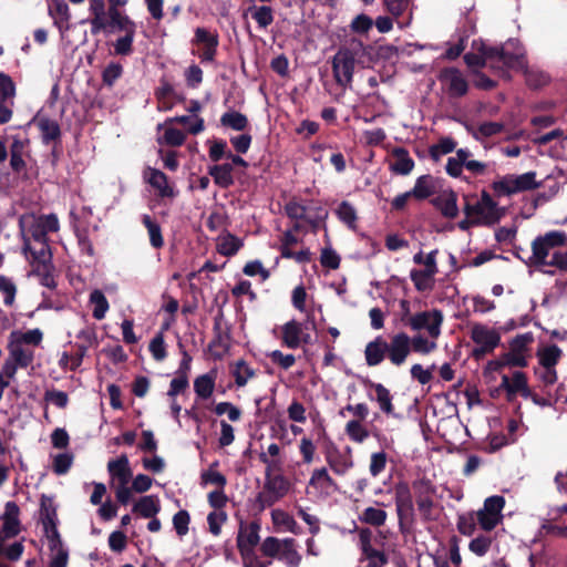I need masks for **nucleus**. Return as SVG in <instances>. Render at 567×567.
<instances>
[{
	"mask_svg": "<svg viewBox=\"0 0 567 567\" xmlns=\"http://www.w3.org/2000/svg\"><path fill=\"white\" fill-rule=\"evenodd\" d=\"M478 53H466L465 63L468 68L480 69L489 66L504 70L507 68L525 66V50L517 40H508L502 48L487 47L481 43Z\"/></svg>",
	"mask_w": 567,
	"mask_h": 567,
	"instance_id": "obj_1",
	"label": "nucleus"
},
{
	"mask_svg": "<svg viewBox=\"0 0 567 567\" xmlns=\"http://www.w3.org/2000/svg\"><path fill=\"white\" fill-rule=\"evenodd\" d=\"M567 235L560 230L546 233L532 243L530 260L534 266L545 274H554V269L567 270V250L563 247Z\"/></svg>",
	"mask_w": 567,
	"mask_h": 567,
	"instance_id": "obj_2",
	"label": "nucleus"
},
{
	"mask_svg": "<svg viewBox=\"0 0 567 567\" xmlns=\"http://www.w3.org/2000/svg\"><path fill=\"white\" fill-rule=\"evenodd\" d=\"M40 517L43 527V534L50 549L49 567H66L69 553L62 543L58 530L56 509L51 498L42 496Z\"/></svg>",
	"mask_w": 567,
	"mask_h": 567,
	"instance_id": "obj_3",
	"label": "nucleus"
},
{
	"mask_svg": "<svg viewBox=\"0 0 567 567\" xmlns=\"http://www.w3.org/2000/svg\"><path fill=\"white\" fill-rule=\"evenodd\" d=\"M110 475V485L114 489L118 503L126 505L131 501V488L128 486L132 480V468L126 454H122L107 463Z\"/></svg>",
	"mask_w": 567,
	"mask_h": 567,
	"instance_id": "obj_4",
	"label": "nucleus"
},
{
	"mask_svg": "<svg viewBox=\"0 0 567 567\" xmlns=\"http://www.w3.org/2000/svg\"><path fill=\"white\" fill-rule=\"evenodd\" d=\"M464 214L476 225H493L503 216V209L497 206L488 193L483 192L481 198L475 203L465 204Z\"/></svg>",
	"mask_w": 567,
	"mask_h": 567,
	"instance_id": "obj_5",
	"label": "nucleus"
},
{
	"mask_svg": "<svg viewBox=\"0 0 567 567\" xmlns=\"http://www.w3.org/2000/svg\"><path fill=\"white\" fill-rule=\"evenodd\" d=\"M471 339L476 344L473 355L478 359L491 353L498 347L501 342L499 332L483 323H475L471 328Z\"/></svg>",
	"mask_w": 567,
	"mask_h": 567,
	"instance_id": "obj_6",
	"label": "nucleus"
},
{
	"mask_svg": "<svg viewBox=\"0 0 567 567\" xmlns=\"http://www.w3.org/2000/svg\"><path fill=\"white\" fill-rule=\"evenodd\" d=\"M290 489V483L284 475L269 476L265 481L264 492L257 497L260 509L270 507L284 498Z\"/></svg>",
	"mask_w": 567,
	"mask_h": 567,
	"instance_id": "obj_7",
	"label": "nucleus"
},
{
	"mask_svg": "<svg viewBox=\"0 0 567 567\" xmlns=\"http://www.w3.org/2000/svg\"><path fill=\"white\" fill-rule=\"evenodd\" d=\"M443 321V312L439 309H431L414 313L409 328L416 332L425 331L432 338H440Z\"/></svg>",
	"mask_w": 567,
	"mask_h": 567,
	"instance_id": "obj_8",
	"label": "nucleus"
},
{
	"mask_svg": "<svg viewBox=\"0 0 567 567\" xmlns=\"http://www.w3.org/2000/svg\"><path fill=\"white\" fill-rule=\"evenodd\" d=\"M505 506V498L499 495L489 496L484 505L477 511V522L482 529L489 532L494 529L503 518L502 511Z\"/></svg>",
	"mask_w": 567,
	"mask_h": 567,
	"instance_id": "obj_9",
	"label": "nucleus"
},
{
	"mask_svg": "<svg viewBox=\"0 0 567 567\" xmlns=\"http://www.w3.org/2000/svg\"><path fill=\"white\" fill-rule=\"evenodd\" d=\"M436 250L430 251L425 256V266L423 269H413L410 278L417 291H430L434 287V277L437 274Z\"/></svg>",
	"mask_w": 567,
	"mask_h": 567,
	"instance_id": "obj_10",
	"label": "nucleus"
},
{
	"mask_svg": "<svg viewBox=\"0 0 567 567\" xmlns=\"http://www.w3.org/2000/svg\"><path fill=\"white\" fill-rule=\"evenodd\" d=\"M411 353L410 336L398 332L390 338L386 349V358L394 367L403 365Z\"/></svg>",
	"mask_w": 567,
	"mask_h": 567,
	"instance_id": "obj_11",
	"label": "nucleus"
},
{
	"mask_svg": "<svg viewBox=\"0 0 567 567\" xmlns=\"http://www.w3.org/2000/svg\"><path fill=\"white\" fill-rule=\"evenodd\" d=\"M324 457L331 471L337 475H346L354 465L352 450L350 447L340 450L332 444L327 447Z\"/></svg>",
	"mask_w": 567,
	"mask_h": 567,
	"instance_id": "obj_12",
	"label": "nucleus"
},
{
	"mask_svg": "<svg viewBox=\"0 0 567 567\" xmlns=\"http://www.w3.org/2000/svg\"><path fill=\"white\" fill-rule=\"evenodd\" d=\"M337 489V484L326 467L315 468L310 475L307 492L317 497H327Z\"/></svg>",
	"mask_w": 567,
	"mask_h": 567,
	"instance_id": "obj_13",
	"label": "nucleus"
},
{
	"mask_svg": "<svg viewBox=\"0 0 567 567\" xmlns=\"http://www.w3.org/2000/svg\"><path fill=\"white\" fill-rule=\"evenodd\" d=\"M20 509L16 502H7L0 515V538H14L21 532Z\"/></svg>",
	"mask_w": 567,
	"mask_h": 567,
	"instance_id": "obj_14",
	"label": "nucleus"
},
{
	"mask_svg": "<svg viewBox=\"0 0 567 567\" xmlns=\"http://www.w3.org/2000/svg\"><path fill=\"white\" fill-rule=\"evenodd\" d=\"M355 61L348 51H338L333 56L332 68L337 83L347 87L352 82Z\"/></svg>",
	"mask_w": 567,
	"mask_h": 567,
	"instance_id": "obj_15",
	"label": "nucleus"
},
{
	"mask_svg": "<svg viewBox=\"0 0 567 567\" xmlns=\"http://www.w3.org/2000/svg\"><path fill=\"white\" fill-rule=\"evenodd\" d=\"M282 344L289 349H297L301 344L311 342V336L303 331V327L296 320H290L281 327Z\"/></svg>",
	"mask_w": 567,
	"mask_h": 567,
	"instance_id": "obj_16",
	"label": "nucleus"
},
{
	"mask_svg": "<svg viewBox=\"0 0 567 567\" xmlns=\"http://www.w3.org/2000/svg\"><path fill=\"white\" fill-rule=\"evenodd\" d=\"M499 388L505 390L508 401H512L517 394L525 399L530 396L527 377L522 371H515L512 377L503 374Z\"/></svg>",
	"mask_w": 567,
	"mask_h": 567,
	"instance_id": "obj_17",
	"label": "nucleus"
},
{
	"mask_svg": "<svg viewBox=\"0 0 567 567\" xmlns=\"http://www.w3.org/2000/svg\"><path fill=\"white\" fill-rule=\"evenodd\" d=\"M21 233L24 241L33 239L34 243L47 241V233L44 231L42 223L34 214H24L19 219Z\"/></svg>",
	"mask_w": 567,
	"mask_h": 567,
	"instance_id": "obj_18",
	"label": "nucleus"
},
{
	"mask_svg": "<svg viewBox=\"0 0 567 567\" xmlns=\"http://www.w3.org/2000/svg\"><path fill=\"white\" fill-rule=\"evenodd\" d=\"M440 81L453 96H462L467 92L468 85L457 69H445L440 73Z\"/></svg>",
	"mask_w": 567,
	"mask_h": 567,
	"instance_id": "obj_19",
	"label": "nucleus"
},
{
	"mask_svg": "<svg viewBox=\"0 0 567 567\" xmlns=\"http://www.w3.org/2000/svg\"><path fill=\"white\" fill-rule=\"evenodd\" d=\"M35 247L30 241L25 240L23 251L27 259L31 261L37 271L48 269V262L50 261V252L47 241L35 243Z\"/></svg>",
	"mask_w": 567,
	"mask_h": 567,
	"instance_id": "obj_20",
	"label": "nucleus"
},
{
	"mask_svg": "<svg viewBox=\"0 0 567 567\" xmlns=\"http://www.w3.org/2000/svg\"><path fill=\"white\" fill-rule=\"evenodd\" d=\"M396 513L400 519L413 515L414 505L409 485L404 482L398 483L394 487Z\"/></svg>",
	"mask_w": 567,
	"mask_h": 567,
	"instance_id": "obj_21",
	"label": "nucleus"
},
{
	"mask_svg": "<svg viewBox=\"0 0 567 567\" xmlns=\"http://www.w3.org/2000/svg\"><path fill=\"white\" fill-rule=\"evenodd\" d=\"M432 204L444 217L449 219H453L458 215L457 195L452 189H444L439 193L432 199Z\"/></svg>",
	"mask_w": 567,
	"mask_h": 567,
	"instance_id": "obj_22",
	"label": "nucleus"
},
{
	"mask_svg": "<svg viewBox=\"0 0 567 567\" xmlns=\"http://www.w3.org/2000/svg\"><path fill=\"white\" fill-rule=\"evenodd\" d=\"M144 178L145 181L157 190L158 195L161 197H175L176 192L174 190V187L168 183L167 176L152 167H147L144 171Z\"/></svg>",
	"mask_w": 567,
	"mask_h": 567,
	"instance_id": "obj_23",
	"label": "nucleus"
},
{
	"mask_svg": "<svg viewBox=\"0 0 567 567\" xmlns=\"http://www.w3.org/2000/svg\"><path fill=\"white\" fill-rule=\"evenodd\" d=\"M388 342L381 336L368 342L364 349L365 363L369 367H377L386 358Z\"/></svg>",
	"mask_w": 567,
	"mask_h": 567,
	"instance_id": "obj_24",
	"label": "nucleus"
},
{
	"mask_svg": "<svg viewBox=\"0 0 567 567\" xmlns=\"http://www.w3.org/2000/svg\"><path fill=\"white\" fill-rule=\"evenodd\" d=\"M195 40L197 43L204 45L199 58L202 62H210L214 60L216 54V48L218 44L217 35L210 33L204 28H197L195 31Z\"/></svg>",
	"mask_w": 567,
	"mask_h": 567,
	"instance_id": "obj_25",
	"label": "nucleus"
},
{
	"mask_svg": "<svg viewBox=\"0 0 567 567\" xmlns=\"http://www.w3.org/2000/svg\"><path fill=\"white\" fill-rule=\"evenodd\" d=\"M260 527L257 523L241 526L237 537V544L243 555L248 554L259 543Z\"/></svg>",
	"mask_w": 567,
	"mask_h": 567,
	"instance_id": "obj_26",
	"label": "nucleus"
},
{
	"mask_svg": "<svg viewBox=\"0 0 567 567\" xmlns=\"http://www.w3.org/2000/svg\"><path fill=\"white\" fill-rule=\"evenodd\" d=\"M393 161L390 163V169L398 175H409L414 168V161L409 152L403 147H395L391 153Z\"/></svg>",
	"mask_w": 567,
	"mask_h": 567,
	"instance_id": "obj_27",
	"label": "nucleus"
},
{
	"mask_svg": "<svg viewBox=\"0 0 567 567\" xmlns=\"http://www.w3.org/2000/svg\"><path fill=\"white\" fill-rule=\"evenodd\" d=\"M49 13L61 33L70 28V9L64 0H52L49 6Z\"/></svg>",
	"mask_w": 567,
	"mask_h": 567,
	"instance_id": "obj_28",
	"label": "nucleus"
},
{
	"mask_svg": "<svg viewBox=\"0 0 567 567\" xmlns=\"http://www.w3.org/2000/svg\"><path fill=\"white\" fill-rule=\"evenodd\" d=\"M413 487L417 493L416 504L419 511L424 516V518H430L433 507V499L431 496L433 491L431 484L424 481H419L413 484Z\"/></svg>",
	"mask_w": 567,
	"mask_h": 567,
	"instance_id": "obj_29",
	"label": "nucleus"
},
{
	"mask_svg": "<svg viewBox=\"0 0 567 567\" xmlns=\"http://www.w3.org/2000/svg\"><path fill=\"white\" fill-rule=\"evenodd\" d=\"M11 539L12 538H0V558L4 557L10 561H17L24 551L23 539ZM0 567L9 566L0 560Z\"/></svg>",
	"mask_w": 567,
	"mask_h": 567,
	"instance_id": "obj_30",
	"label": "nucleus"
},
{
	"mask_svg": "<svg viewBox=\"0 0 567 567\" xmlns=\"http://www.w3.org/2000/svg\"><path fill=\"white\" fill-rule=\"evenodd\" d=\"M9 354L13 360L20 364V368H27L34 360V350L33 348L23 346L18 341H14L9 338L8 342Z\"/></svg>",
	"mask_w": 567,
	"mask_h": 567,
	"instance_id": "obj_31",
	"label": "nucleus"
},
{
	"mask_svg": "<svg viewBox=\"0 0 567 567\" xmlns=\"http://www.w3.org/2000/svg\"><path fill=\"white\" fill-rule=\"evenodd\" d=\"M159 511V499L155 495L143 496L133 506V512L144 518L154 517Z\"/></svg>",
	"mask_w": 567,
	"mask_h": 567,
	"instance_id": "obj_32",
	"label": "nucleus"
},
{
	"mask_svg": "<svg viewBox=\"0 0 567 567\" xmlns=\"http://www.w3.org/2000/svg\"><path fill=\"white\" fill-rule=\"evenodd\" d=\"M10 339L18 341L27 347H38L43 340V332L39 328L30 329L27 331L13 330L11 331Z\"/></svg>",
	"mask_w": 567,
	"mask_h": 567,
	"instance_id": "obj_33",
	"label": "nucleus"
},
{
	"mask_svg": "<svg viewBox=\"0 0 567 567\" xmlns=\"http://www.w3.org/2000/svg\"><path fill=\"white\" fill-rule=\"evenodd\" d=\"M271 520L279 530L298 534V524L289 513L276 508L271 512Z\"/></svg>",
	"mask_w": 567,
	"mask_h": 567,
	"instance_id": "obj_34",
	"label": "nucleus"
},
{
	"mask_svg": "<svg viewBox=\"0 0 567 567\" xmlns=\"http://www.w3.org/2000/svg\"><path fill=\"white\" fill-rule=\"evenodd\" d=\"M209 175L214 178L215 184L221 188H227L234 183L231 164L214 165L209 168Z\"/></svg>",
	"mask_w": 567,
	"mask_h": 567,
	"instance_id": "obj_35",
	"label": "nucleus"
},
{
	"mask_svg": "<svg viewBox=\"0 0 567 567\" xmlns=\"http://www.w3.org/2000/svg\"><path fill=\"white\" fill-rule=\"evenodd\" d=\"M218 462H213L209 467L200 473V486L215 485L218 488H225L227 478L217 471Z\"/></svg>",
	"mask_w": 567,
	"mask_h": 567,
	"instance_id": "obj_36",
	"label": "nucleus"
},
{
	"mask_svg": "<svg viewBox=\"0 0 567 567\" xmlns=\"http://www.w3.org/2000/svg\"><path fill=\"white\" fill-rule=\"evenodd\" d=\"M215 389V377L210 373H205L198 375L194 380V391L198 399L207 400L209 399Z\"/></svg>",
	"mask_w": 567,
	"mask_h": 567,
	"instance_id": "obj_37",
	"label": "nucleus"
},
{
	"mask_svg": "<svg viewBox=\"0 0 567 567\" xmlns=\"http://www.w3.org/2000/svg\"><path fill=\"white\" fill-rule=\"evenodd\" d=\"M437 339L439 338H432L429 337V334L423 336L421 333L410 337L411 352L414 351L420 354H429L436 350Z\"/></svg>",
	"mask_w": 567,
	"mask_h": 567,
	"instance_id": "obj_38",
	"label": "nucleus"
},
{
	"mask_svg": "<svg viewBox=\"0 0 567 567\" xmlns=\"http://www.w3.org/2000/svg\"><path fill=\"white\" fill-rule=\"evenodd\" d=\"M89 302L93 307V310H92L93 318L96 320L104 319L106 312L110 309V305H109V301H107L105 295L101 290L95 289L90 293Z\"/></svg>",
	"mask_w": 567,
	"mask_h": 567,
	"instance_id": "obj_39",
	"label": "nucleus"
},
{
	"mask_svg": "<svg viewBox=\"0 0 567 567\" xmlns=\"http://www.w3.org/2000/svg\"><path fill=\"white\" fill-rule=\"evenodd\" d=\"M435 189L434 178L431 175H422L420 176L414 184V187L411 189L413 197L417 199H425L430 197Z\"/></svg>",
	"mask_w": 567,
	"mask_h": 567,
	"instance_id": "obj_40",
	"label": "nucleus"
},
{
	"mask_svg": "<svg viewBox=\"0 0 567 567\" xmlns=\"http://www.w3.org/2000/svg\"><path fill=\"white\" fill-rule=\"evenodd\" d=\"M259 29H267L274 22V11L268 6H251L247 10Z\"/></svg>",
	"mask_w": 567,
	"mask_h": 567,
	"instance_id": "obj_41",
	"label": "nucleus"
},
{
	"mask_svg": "<svg viewBox=\"0 0 567 567\" xmlns=\"http://www.w3.org/2000/svg\"><path fill=\"white\" fill-rule=\"evenodd\" d=\"M142 223L146 227L150 243L153 248L159 249L164 245V238L159 224L154 220L150 215L142 216Z\"/></svg>",
	"mask_w": 567,
	"mask_h": 567,
	"instance_id": "obj_42",
	"label": "nucleus"
},
{
	"mask_svg": "<svg viewBox=\"0 0 567 567\" xmlns=\"http://www.w3.org/2000/svg\"><path fill=\"white\" fill-rule=\"evenodd\" d=\"M171 123H165L164 125H158V128H164L163 135L159 137V143H165L171 146H181L184 144L186 140V134L175 127L169 126Z\"/></svg>",
	"mask_w": 567,
	"mask_h": 567,
	"instance_id": "obj_43",
	"label": "nucleus"
},
{
	"mask_svg": "<svg viewBox=\"0 0 567 567\" xmlns=\"http://www.w3.org/2000/svg\"><path fill=\"white\" fill-rule=\"evenodd\" d=\"M85 354L86 346H78V352L75 354H70L68 352H63L61 354L59 365L63 370L74 371L82 364Z\"/></svg>",
	"mask_w": 567,
	"mask_h": 567,
	"instance_id": "obj_44",
	"label": "nucleus"
},
{
	"mask_svg": "<svg viewBox=\"0 0 567 567\" xmlns=\"http://www.w3.org/2000/svg\"><path fill=\"white\" fill-rule=\"evenodd\" d=\"M371 386L375 392L374 400L378 402L380 410L385 414H393L394 408L390 391L381 383H373Z\"/></svg>",
	"mask_w": 567,
	"mask_h": 567,
	"instance_id": "obj_45",
	"label": "nucleus"
},
{
	"mask_svg": "<svg viewBox=\"0 0 567 567\" xmlns=\"http://www.w3.org/2000/svg\"><path fill=\"white\" fill-rule=\"evenodd\" d=\"M277 559L284 561L289 567H298L301 561V556L298 554L295 547V540L292 538H286V544L280 550Z\"/></svg>",
	"mask_w": 567,
	"mask_h": 567,
	"instance_id": "obj_46",
	"label": "nucleus"
},
{
	"mask_svg": "<svg viewBox=\"0 0 567 567\" xmlns=\"http://www.w3.org/2000/svg\"><path fill=\"white\" fill-rule=\"evenodd\" d=\"M348 437L358 443H363L370 435L368 429L359 420H350L344 427Z\"/></svg>",
	"mask_w": 567,
	"mask_h": 567,
	"instance_id": "obj_47",
	"label": "nucleus"
},
{
	"mask_svg": "<svg viewBox=\"0 0 567 567\" xmlns=\"http://www.w3.org/2000/svg\"><path fill=\"white\" fill-rule=\"evenodd\" d=\"M220 123L225 127H230L235 131H244L248 125V120L246 115L237 111H229L221 115Z\"/></svg>",
	"mask_w": 567,
	"mask_h": 567,
	"instance_id": "obj_48",
	"label": "nucleus"
},
{
	"mask_svg": "<svg viewBox=\"0 0 567 567\" xmlns=\"http://www.w3.org/2000/svg\"><path fill=\"white\" fill-rule=\"evenodd\" d=\"M467 156V148H460L456 151L455 156H451L447 158V163L445 166L446 173L452 177H460L463 167H464V161Z\"/></svg>",
	"mask_w": 567,
	"mask_h": 567,
	"instance_id": "obj_49",
	"label": "nucleus"
},
{
	"mask_svg": "<svg viewBox=\"0 0 567 567\" xmlns=\"http://www.w3.org/2000/svg\"><path fill=\"white\" fill-rule=\"evenodd\" d=\"M537 355L540 367L555 368L560 359L561 350L553 344L539 350Z\"/></svg>",
	"mask_w": 567,
	"mask_h": 567,
	"instance_id": "obj_50",
	"label": "nucleus"
},
{
	"mask_svg": "<svg viewBox=\"0 0 567 567\" xmlns=\"http://www.w3.org/2000/svg\"><path fill=\"white\" fill-rule=\"evenodd\" d=\"M492 188L497 196H511L517 194L514 182V174L505 175L495 181L492 184Z\"/></svg>",
	"mask_w": 567,
	"mask_h": 567,
	"instance_id": "obj_51",
	"label": "nucleus"
},
{
	"mask_svg": "<svg viewBox=\"0 0 567 567\" xmlns=\"http://www.w3.org/2000/svg\"><path fill=\"white\" fill-rule=\"evenodd\" d=\"M507 70L523 71L526 75V81L529 86L539 87L548 82L549 78L546 73L533 69H528L527 61L525 60L524 69L507 68Z\"/></svg>",
	"mask_w": 567,
	"mask_h": 567,
	"instance_id": "obj_52",
	"label": "nucleus"
},
{
	"mask_svg": "<svg viewBox=\"0 0 567 567\" xmlns=\"http://www.w3.org/2000/svg\"><path fill=\"white\" fill-rule=\"evenodd\" d=\"M514 182L517 193L538 188L540 184L536 181L535 172H527L520 175H514Z\"/></svg>",
	"mask_w": 567,
	"mask_h": 567,
	"instance_id": "obj_53",
	"label": "nucleus"
},
{
	"mask_svg": "<svg viewBox=\"0 0 567 567\" xmlns=\"http://www.w3.org/2000/svg\"><path fill=\"white\" fill-rule=\"evenodd\" d=\"M173 122H177V123H182V124L186 125L187 131L194 135L203 132L205 128L204 120L197 115H194V116L182 115V116H176V117L167 120V123H173Z\"/></svg>",
	"mask_w": 567,
	"mask_h": 567,
	"instance_id": "obj_54",
	"label": "nucleus"
},
{
	"mask_svg": "<svg viewBox=\"0 0 567 567\" xmlns=\"http://www.w3.org/2000/svg\"><path fill=\"white\" fill-rule=\"evenodd\" d=\"M456 147V142L450 137H444L439 141V143L432 145L430 147V156L435 162L440 161L443 155H446L453 152Z\"/></svg>",
	"mask_w": 567,
	"mask_h": 567,
	"instance_id": "obj_55",
	"label": "nucleus"
},
{
	"mask_svg": "<svg viewBox=\"0 0 567 567\" xmlns=\"http://www.w3.org/2000/svg\"><path fill=\"white\" fill-rule=\"evenodd\" d=\"M39 128L45 143L56 140L60 135V127L58 123L47 117L40 118Z\"/></svg>",
	"mask_w": 567,
	"mask_h": 567,
	"instance_id": "obj_56",
	"label": "nucleus"
},
{
	"mask_svg": "<svg viewBox=\"0 0 567 567\" xmlns=\"http://www.w3.org/2000/svg\"><path fill=\"white\" fill-rule=\"evenodd\" d=\"M241 246L243 244L237 237L227 235L219 239L217 250L224 256H233L240 249Z\"/></svg>",
	"mask_w": 567,
	"mask_h": 567,
	"instance_id": "obj_57",
	"label": "nucleus"
},
{
	"mask_svg": "<svg viewBox=\"0 0 567 567\" xmlns=\"http://www.w3.org/2000/svg\"><path fill=\"white\" fill-rule=\"evenodd\" d=\"M298 447L302 462L307 465L312 464L317 456V446L313 441L308 436H303L300 439Z\"/></svg>",
	"mask_w": 567,
	"mask_h": 567,
	"instance_id": "obj_58",
	"label": "nucleus"
},
{
	"mask_svg": "<svg viewBox=\"0 0 567 567\" xmlns=\"http://www.w3.org/2000/svg\"><path fill=\"white\" fill-rule=\"evenodd\" d=\"M72 464L73 455L71 453H59L52 457V470L56 475L66 474Z\"/></svg>",
	"mask_w": 567,
	"mask_h": 567,
	"instance_id": "obj_59",
	"label": "nucleus"
},
{
	"mask_svg": "<svg viewBox=\"0 0 567 567\" xmlns=\"http://www.w3.org/2000/svg\"><path fill=\"white\" fill-rule=\"evenodd\" d=\"M386 512L381 508L368 507L361 515L362 522L372 526H382L386 520Z\"/></svg>",
	"mask_w": 567,
	"mask_h": 567,
	"instance_id": "obj_60",
	"label": "nucleus"
},
{
	"mask_svg": "<svg viewBox=\"0 0 567 567\" xmlns=\"http://www.w3.org/2000/svg\"><path fill=\"white\" fill-rule=\"evenodd\" d=\"M233 373L235 383L239 388L246 385L255 377V371L245 361H238Z\"/></svg>",
	"mask_w": 567,
	"mask_h": 567,
	"instance_id": "obj_61",
	"label": "nucleus"
},
{
	"mask_svg": "<svg viewBox=\"0 0 567 567\" xmlns=\"http://www.w3.org/2000/svg\"><path fill=\"white\" fill-rule=\"evenodd\" d=\"M228 516L225 511H213L207 516L208 529L214 536H218L221 526L226 523Z\"/></svg>",
	"mask_w": 567,
	"mask_h": 567,
	"instance_id": "obj_62",
	"label": "nucleus"
},
{
	"mask_svg": "<svg viewBox=\"0 0 567 567\" xmlns=\"http://www.w3.org/2000/svg\"><path fill=\"white\" fill-rule=\"evenodd\" d=\"M492 546V538L485 535H480L473 538L468 544V549L476 556H485Z\"/></svg>",
	"mask_w": 567,
	"mask_h": 567,
	"instance_id": "obj_63",
	"label": "nucleus"
},
{
	"mask_svg": "<svg viewBox=\"0 0 567 567\" xmlns=\"http://www.w3.org/2000/svg\"><path fill=\"white\" fill-rule=\"evenodd\" d=\"M285 544L286 539L280 540L276 537H267L261 544V551L265 556L277 558Z\"/></svg>",
	"mask_w": 567,
	"mask_h": 567,
	"instance_id": "obj_64",
	"label": "nucleus"
}]
</instances>
